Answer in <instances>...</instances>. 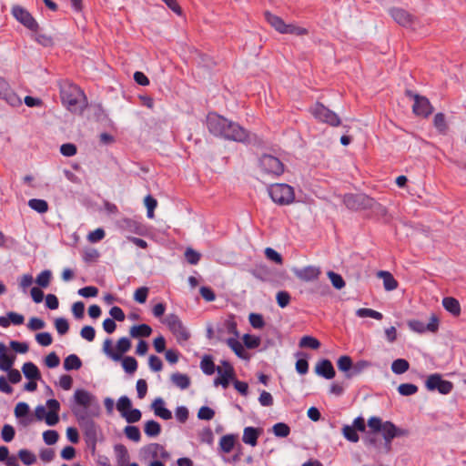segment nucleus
<instances>
[{"label": "nucleus", "instance_id": "f257e3e1", "mask_svg": "<svg viewBox=\"0 0 466 466\" xmlns=\"http://www.w3.org/2000/svg\"><path fill=\"white\" fill-rule=\"evenodd\" d=\"M71 410L78 423L84 426L86 433L95 434V422L90 419L91 415H97L99 403L95 395L84 389H77L73 395Z\"/></svg>", "mask_w": 466, "mask_h": 466}, {"label": "nucleus", "instance_id": "f03ea898", "mask_svg": "<svg viewBox=\"0 0 466 466\" xmlns=\"http://www.w3.org/2000/svg\"><path fill=\"white\" fill-rule=\"evenodd\" d=\"M208 131L216 137H223L238 143L248 144L251 141V134L239 124L216 113L207 116Z\"/></svg>", "mask_w": 466, "mask_h": 466}, {"label": "nucleus", "instance_id": "7ed1b4c3", "mask_svg": "<svg viewBox=\"0 0 466 466\" xmlns=\"http://www.w3.org/2000/svg\"><path fill=\"white\" fill-rule=\"evenodd\" d=\"M58 85L62 104L73 113H81L86 106L83 90L69 80H61Z\"/></svg>", "mask_w": 466, "mask_h": 466}, {"label": "nucleus", "instance_id": "20e7f679", "mask_svg": "<svg viewBox=\"0 0 466 466\" xmlns=\"http://www.w3.org/2000/svg\"><path fill=\"white\" fill-rule=\"evenodd\" d=\"M268 190L272 201L279 205H289L295 198L293 187L288 184H273Z\"/></svg>", "mask_w": 466, "mask_h": 466}, {"label": "nucleus", "instance_id": "39448f33", "mask_svg": "<svg viewBox=\"0 0 466 466\" xmlns=\"http://www.w3.org/2000/svg\"><path fill=\"white\" fill-rule=\"evenodd\" d=\"M343 203L349 209L354 211L371 209L377 204L372 198L362 193L344 195Z\"/></svg>", "mask_w": 466, "mask_h": 466}, {"label": "nucleus", "instance_id": "423d86ee", "mask_svg": "<svg viewBox=\"0 0 466 466\" xmlns=\"http://www.w3.org/2000/svg\"><path fill=\"white\" fill-rule=\"evenodd\" d=\"M310 113L319 122L329 125L330 127H339L341 124L339 116L323 104L317 102L310 107Z\"/></svg>", "mask_w": 466, "mask_h": 466}, {"label": "nucleus", "instance_id": "0eeeda50", "mask_svg": "<svg viewBox=\"0 0 466 466\" xmlns=\"http://www.w3.org/2000/svg\"><path fill=\"white\" fill-rule=\"evenodd\" d=\"M165 324L168 327L179 344H184L189 339V331L176 314L167 315L165 319Z\"/></svg>", "mask_w": 466, "mask_h": 466}, {"label": "nucleus", "instance_id": "6e6552de", "mask_svg": "<svg viewBox=\"0 0 466 466\" xmlns=\"http://www.w3.org/2000/svg\"><path fill=\"white\" fill-rule=\"evenodd\" d=\"M259 167L267 175L279 177L284 172L283 163L272 155L265 154L259 158Z\"/></svg>", "mask_w": 466, "mask_h": 466}, {"label": "nucleus", "instance_id": "1a4fd4ad", "mask_svg": "<svg viewBox=\"0 0 466 466\" xmlns=\"http://www.w3.org/2000/svg\"><path fill=\"white\" fill-rule=\"evenodd\" d=\"M425 387L430 391L437 390L442 395H447L453 390V383L443 380L441 374L433 373L427 378Z\"/></svg>", "mask_w": 466, "mask_h": 466}, {"label": "nucleus", "instance_id": "9d476101", "mask_svg": "<svg viewBox=\"0 0 466 466\" xmlns=\"http://www.w3.org/2000/svg\"><path fill=\"white\" fill-rule=\"evenodd\" d=\"M11 12L13 16L26 28L32 31H36L38 29L37 22L24 7L20 5H14Z\"/></svg>", "mask_w": 466, "mask_h": 466}, {"label": "nucleus", "instance_id": "9b49d317", "mask_svg": "<svg viewBox=\"0 0 466 466\" xmlns=\"http://www.w3.org/2000/svg\"><path fill=\"white\" fill-rule=\"evenodd\" d=\"M408 327L412 331L420 334L426 331L434 333L439 329V319L435 314H432L428 324L418 319H410L408 321Z\"/></svg>", "mask_w": 466, "mask_h": 466}, {"label": "nucleus", "instance_id": "f8f14e48", "mask_svg": "<svg viewBox=\"0 0 466 466\" xmlns=\"http://www.w3.org/2000/svg\"><path fill=\"white\" fill-rule=\"evenodd\" d=\"M222 365L224 366V370L221 367H217L218 377L214 380V385H221L226 389L228 387L230 380L234 377V369L227 360H223Z\"/></svg>", "mask_w": 466, "mask_h": 466}, {"label": "nucleus", "instance_id": "ddd939ff", "mask_svg": "<svg viewBox=\"0 0 466 466\" xmlns=\"http://www.w3.org/2000/svg\"><path fill=\"white\" fill-rule=\"evenodd\" d=\"M120 228L128 233L144 236L147 233L146 226L140 221L126 218L120 220L119 222Z\"/></svg>", "mask_w": 466, "mask_h": 466}, {"label": "nucleus", "instance_id": "4468645a", "mask_svg": "<svg viewBox=\"0 0 466 466\" xmlns=\"http://www.w3.org/2000/svg\"><path fill=\"white\" fill-rule=\"evenodd\" d=\"M412 110L415 115L426 117L431 113L432 107L428 98L415 95Z\"/></svg>", "mask_w": 466, "mask_h": 466}, {"label": "nucleus", "instance_id": "2eb2a0df", "mask_svg": "<svg viewBox=\"0 0 466 466\" xmlns=\"http://www.w3.org/2000/svg\"><path fill=\"white\" fill-rule=\"evenodd\" d=\"M390 14L394 21L402 26L408 27L413 24V16L404 9L391 8Z\"/></svg>", "mask_w": 466, "mask_h": 466}, {"label": "nucleus", "instance_id": "dca6fc26", "mask_svg": "<svg viewBox=\"0 0 466 466\" xmlns=\"http://www.w3.org/2000/svg\"><path fill=\"white\" fill-rule=\"evenodd\" d=\"M315 372L327 380L333 379L336 374L331 361L327 359L321 360L317 363Z\"/></svg>", "mask_w": 466, "mask_h": 466}, {"label": "nucleus", "instance_id": "f3484780", "mask_svg": "<svg viewBox=\"0 0 466 466\" xmlns=\"http://www.w3.org/2000/svg\"><path fill=\"white\" fill-rule=\"evenodd\" d=\"M320 270L315 266H307L295 270V275L298 279L303 281H312L319 278Z\"/></svg>", "mask_w": 466, "mask_h": 466}, {"label": "nucleus", "instance_id": "a211bd4d", "mask_svg": "<svg viewBox=\"0 0 466 466\" xmlns=\"http://www.w3.org/2000/svg\"><path fill=\"white\" fill-rule=\"evenodd\" d=\"M262 430L251 426L246 427L243 431L242 441L244 443L255 447Z\"/></svg>", "mask_w": 466, "mask_h": 466}, {"label": "nucleus", "instance_id": "6ab92c4d", "mask_svg": "<svg viewBox=\"0 0 466 466\" xmlns=\"http://www.w3.org/2000/svg\"><path fill=\"white\" fill-rule=\"evenodd\" d=\"M152 409L156 416L167 420L172 418V412L165 407L162 398H157L152 403Z\"/></svg>", "mask_w": 466, "mask_h": 466}, {"label": "nucleus", "instance_id": "aec40b11", "mask_svg": "<svg viewBox=\"0 0 466 466\" xmlns=\"http://www.w3.org/2000/svg\"><path fill=\"white\" fill-rule=\"evenodd\" d=\"M381 431L385 444L390 449L392 440L396 438V425L390 420L384 421Z\"/></svg>", "mask_w": 466, "mask_h": 466}, {"label": "nucleus", "instance_id": "412c9836", "mask_svg": "<svg viewBox=\"0 0 466 466\" xmlns=\"http://www.w3.org/2000/svg\"><path fill=\"white\" fill-rule=\"evenodd\" d=\"M159 450H161V444L150 443L141 449V455L145 460L147 459H157L159 458Z\"/></svg>", "mask_w": 466, "mask_h": 466}, {"label": "nucleus", "instance_id": "4be33fe9", "mask_svg": "<svg viewBox=\"0 0 466 466\" xmlns=\"http://www.w3.org/2000/svg\"><path fill=\"white\" fill-rule=\"evenodd\" d=\"M267 22L279 33L283 34L286 23L279 16L267 11L264 14Z\"/></svg>", "mask_w": 466, "mask_h": 466}, {"label": "nucleus", "instance_id": "5701e85b", "mask_svg": "<svg viewBox=\"0 0 466 466\" xmlns=\"http://www.w3.org/2000/svg\"><path fill=\"white\" fill-rule=\"evenodd\" d=\"M25 377L28 380H40L41 374L35 364L33 362H25L22 367Z\"/></svg>", "mask_w": 466, "mask_h": 466}, {"label": "nucleus", "instance_id": "b1692460", "mask_svg": "<svg viewBox=\"0 0 466 466\" xmlns=\"http://www.w3.org/2000/svg\"><path fill=\"white\" fill-rule=\"evenodd\" d=\"M378 276L383 280V287L387 291H392L397 289L398 281L389 271H380Z\"/></svg>", "mask_w": 466, "mask_h": 466}, {"label": "nucleus", "instance_id": "393cba45", "mask_svg": "<svg viewBox=\"0 0 466 466\" xmlns=\"http://www.w3.org/2000/svg\"><path fill=\"white\" fill-rule=\"evenodd\" d=\"M170 380L180 390H186L190 386V378L187 374L175 372L171 375Z\"/></svg>", "mask_w": 466, "mask_h": 466}, {"label": "nucleus", "instance_id": "a878e982", "mask_svg": "<svg viewBox=\"0 0 466 466\" xmlns=\"http://www.w3.org/2000/svg\"><path fill=\"white\" fill-rule=\"evenodd\" d=\"M443 308L454 316L461 313V306L459 301L452 297H446L442 299Z\"/></svg>", "mask_w": 466, "mask_h": 466}, {"label": "nucleus", "instance_id": "bb28decb", "mask_svg": "<svg viewBox=\"0 0 466 466\" xmlns=\"http://www.w3.org/2000/svg\"><path fill=\"white\" fill-rule=\"evenodd\" d=\"M114 451L119 466H123L129 461V453L125 445L116 444L114 446Z\"/></svg>", "mask_w": 466, "mask_h": 466}, {"label": "nucleus", "instance_id": "cd10ccee", "mask_svg": "<svg viewBox=\"0 0 466 466\" xmlns=\"http://www.w3.org/2000/svg\"><path fill=\"white\" fill-rule=\"evenodd\" d=\"M0 98L5 100L9 105L15 106L21 105V99L15 94L6 82V89L0 92Z\"/></svg>", "mask_w": 466, "mask_h": 466}, {"label": "nucleus", "instance_id": "c85d7f7f", "mask_svg": "<svg viewBox=\"0 0 466 466\" xmlns=\"http://www.w3.org/2000/svg\"><path fill=\"white\" fill-rule=\"evenodd\" d=\"M226 343L238 358L247 359L243 345L236 338L227 339Z\"/></svg>", "mask_w": 466, "mask_h": 466}, {"label": "nucleus", "instance_id": "c756f323", "mask_svg": "<svg viewBox=\"0 0 466 466\" xmlns=\"http://www.w3.org/2000/svg\"><path fill=\"white\" fill-rule=\"evenodd\" d=\"M152 333V329L147 324L135 325L130 329V335L133 338L137 337H149Z\"/></svg>", "mask_w": 466, "mask_h": 466}, {"label": "nucleus", "instance_id": "7c9ffc66", "mask_svg": "<svg viewBox=\"0 0 466 466\" xmlns=\"http://www.w3.org/2000/svg\"><path fill=\"white\" fill-rule=\"evenodd\" d=\"M82 367V361L76 354L68 355L64 360V369L66 370H77Z\"/></svg>", "mask_w": 466, "mask_h": 466}, {"label": "nucleus", "instance_id": "2f4dec72", "mask_svg": "<svg viewBox=\"0 0 466 466\" xmlns=\"http://www.w3.org/2000/svg\"><path fill=\"white\" fill-rule=\"evenodd\" d=\"M200 369L206 375H212L217 368L210 355H205L200 361Z\"/></svg>", "mask_w": 466, "mask_h": 466}, {"label": "nucleus", "instance_id": "473e14b6", "mask_svg": "<svg viewBox=\"0 0 466 466\" xmlns=\"http://www.w3.org/2000/svg\"><path fill=\"white\" fill-rule=\"evenodd\" d=\"M371 363L368 360H359L356 363L352 362V370L350 374H345V377L347 379H351L353 377H356L360 375L364 370L370 367Z\"/></svg>", "mask_w": 466, "mask_h": 466}, {"label": "nucleus", "instance_id": "72a5a7b5", "mask_svg": "<svg viewBox=\"0 0 466 466\" xmlns=\"http://www.w3.org/2000/svg\"><path fill=\"white\" fill-rule=\"evenodd\" d=\"M144 431L148 437H156L160 434L161 426L157 421L150 420L145 423Z\"/></svg>", "mask_w": 466, "mask_h": 466}, {"label": "nucleus", "instance_id": "f704fd0d", "mask_svg": "<svg viewBox=\"0 0 466 466\" xmlns=\"http://www.w3.org/2000/svg\"><path fill=\"white\" fill-rule=\"evenodd\" d=\"M28 206L39 214H44L48 210V203L45 199L32 198L28 201Z\"/></svg>", "mask_w": 466, "mask_h": 466}, {"label": "nucleus", "instance_id": "c9c22d12", "mask_svg": "<svg viewBox=\"0 0 466 466\" xmlns=\"http://www.w3.org/2000/svg\"><path fill=\"white\" fill-rule=\"evenodd\" d=\"M235 445V437L232 434H227L221 437L219 441V447L225 453L230 452Z\"/></svg>", "mask_w": 466, "mask_h": 466}, {"label": "nucleus", "instance_id": "e433bc0d", "mask_svg": "<svg viewBox=\"0 0 466 466\" xmlns=\"http://www.w3.org/2000/svg\"><path fill=\"white\" fill-rule=\"evenodd\" d=\"M410 368V363L404 359H397L391 364V370L397 375L405 373Z\"/></svg>", "mask_w": 466, "mask_h": 466}, {"label": "nucleus", "instance_id": "4c0bfd02", "mask_svg": "<svg viewBox=\"0 0 466 466\" xmlns=\"http://www.w3.org/2000/svg\"><path fill=\"white\" fill-rule=\"evenodd\" d=\"M337 366L340 371L350 374L352 370V360L347 355L341 356L337 361Z\"/></svg>", "mask_w": 466, "mask_h": 466}, {"label": "nucleus", "instance_id": "58836bf2", "mask_svg": "<svg viewBox=\"0 0 466 466\" xmlns=\"http://www.w3.org/2000/svg\"><path fill=\"white\" fill-rule=\"evenodd\" d=\"M356 315L359 318H372L377 320H380L383 318V316L380 312L376 311L372 309H366V308H361V309H357Z\"/></svg>", "mask_w": 466, "mask_h": 466}, {"label": "nucleus", "instance_id": "ea45409f", "mask_svg": "<svg viewBox=\"0 0 466 466\" xmlns=\"http://www.w3.org/2000/svg\"><path fill=\"white\" fill-rule=\"evenodd\" d=\"M299 345L300 348L317 350L320 347V342L316 338L307 335L300 339Z\"/></svg>", "mask_w": 466, "mask_h": 466}, {"label": "nucleus", "instance_id": "a19ab883", "mask_svg": "<svg viewBox=\"0 0 466 466\" xmlns=\"http://www.w3.org/2000/svg\"><path fill=\"white\" fill-rule=\"evenodd\" d=\"M272 431L275 436L279 438L288 437L290 433V428L284 422H278L273 425Z\"/></svg>", "mask_w": 466, "mask_h": 466}, {"label": "nucleus", "instance_id": "79ce46f5", "mask_svg": "<svg viewBox=\"0 0 466 466\" xmlns=\"http://www.w3.org/2000/svg\"><path fill=\"white\" fill-rule=\"evenodd\" d=\"M122 367L127 373L133 374L137 370V361L134 357L127 356L122 360Z\"/></svg>", "mask_w": 466, "mask_h": 466}, {"label": "nucleus", "instance_id": "37998d69", "mask_svg": "<svg viewBox=\"0 0 466 466\" xmlns=\"http://www.w3.org/2000/svg\"><path fill=\"white\" fill-rule=\"evenodd\" d=\"M18 457L22 461V462L27 466L32 465L36 461L35 455L26 449L20 450L18 451Z\"/></svg>", "mask_w": 466, "mask_h": 466}, {"label": "nucleus", "instance_id": "c03bdc74", "mask_svg": "<svg viewBox=\"0 0 466 466\" xmlns=\"http://www.w3.org/2000/svg\"><path fill=\"white\" fill-rule=\"evenodd\" d=\"M342 433L344 438L349 441L358 442L360 440L357 430H355L354 427L350 425H344V427L342 428Z\"/></svg>", "mask_w": 466, "mask_h": 466}, {"label": "nucleus", "instance_id": "a18cd8bd", "mask_svg": "<svg viewBox=\"0 0 466 466\" xmlns=\"http://www.w3.org/2000/svg\"><path fill=\"white\" fill-rule=\"evenodd\" d=\"M132 408V402L127 396H121L116 402V409L123 416Z\"/></svg>", "mask_w": 466, "mask_h": 466}, {"label": "nucleus", "instance_id": "49530a36", "mask_svg": "<svg viewBox=\"0 0 466 466\" xmlns=\"http://www.w3.org/2000/svg\"><path fill=\"white\" fill-rule=\"evenodd\" d=\"M124 432L127 439H129L135 442H138L141 439L140 431H139L138 427H137V426H132V425L126 426Z\"/></svg>", "mask_w": 466, "mask_h": 466}, {"label": "nucleus", "instance_id": "de8ad7c7", "mask_svg": "<svg viewBox=\"0 0 466 466\" xmlns=\"http://www.w3.org/2000/svg\"><path fill=\"white\" fill-rule=\"evenodd\" d=\"M303 356L304 358L299 359L296 361V370L298 373L304 375L309 371V362L306 359L307 355L302 352H298L297 356Z\"/></svg>", "mask_w": 466, "mask_h": 466}, {"label": "nucleus", "instance_id": "09e8293b", "mask_svg": "<svg viewBox=\"0 0 466 466\" xmlns=\"http://www.w3.org/2000/svg\"><path fill=\"white\" fill-rule=\"evenodd\" d=\"M418 387L412 383H402L398 387V392L402 396H411L418 391Z\"/></svg>", "mask_w": 466, "mask_h": 466}, {"label": "nucleus", "instance_id": "8fccbe9b", "mask_svg": "<svg viewBox=\"0 0 466 466\" xmlns=\"http://www.w3.org/2000/svg\"><path fill=\"white\" fill-rule=\"evenodd\" d=\"M52 278V273L50 270L46 269L43 270L38 276L36 277L35 282L38 286L42 288H46L49 286L50 280Z\"/></svg>", "mask_w": 466, "mask_h": 466}, {"label": "nucleus", "instance_id": "3c124183", "mask_svg": "<svg viewBox=\"0 0 466 466\" xmlns=\"http://www.w3.org/2000/svg\"><path fill=\"white\" fill-rule=\"evenodd\" d=\"M15 435V431L14 427L10 424H5L2 428L1 438L5 442H10L14 440Z\"/></svg>", "mask_w": 466, "mask_h": 466}, {"label": "nucleus", "instance_id": "603ef678", "mask_svg": "<svg viewBox=\"0 0 466 466\" xmlns=\"http://www.w3.org/2000/svg\"><path fill=\"white\" fill-rule=\"evenodd\" d=\"M145 205L147 207V216L148 218H154V210L155 208H157V201L156 198H154L151 195H147L146 198H145Z\"/></svg>", "mask_w": 466, "mask_h": 466}, {"label": "nucleus", "instance_id": "864d4df0", "mask_svg": "<svg viewBox=\"0 0 466 466\" xmlns=\"http://www.w3.org/2000/svg\"><path fill=\"white\" fill-rule=\"evenodd\" d=\"M127 422L135 423L140 420L142 417V413L138 409H130L127 412H126L123 416Z\"/></svg>", "mask_w": 466, "mask_h": 466}, {"label": "nucleus", "instance_id": "5fc2aeb1", "mask_svg": "<svg viewBox=\"0 0 466 466\" xmlns=\"http://www.w3.org/2000/svg\"><path fill=\"white\" fill-rule=\"evenodd\" d=\"M328 276L335 289H341L345 287V281L339 274L333 271H329Z\"/></svg>", "mask_w": 466, "mask_h": 466}, {"label": "nucleus", "instance_id": "6e6d98bb", "mask_svg": "<svg viewBox=\"0 0 466 466\" xmlns=\"http://www.w3.org/2000/svg\"><path fill=\"white\" fill-rule=\"evenodd\" d=\"M55 327L59 335H65L68 332L69 324L66 319L65 318H57L55 320Z\"/></svg>", "mask_w": 466, "mask_h": 466}, {"label": "nucleus", "instance_id": "4d7b16f0", "mask_svg": "<svg viewBox=\"0 0 466 466\" xmlns=\"http://www.w3.org/2000/svg\"><path fill=\"white\" fill-rule=\"evenodd\" d=\"M243 342L248 349H256L260 345V339L257 336L245 334L243 336Z\"/></svg>", "mask_w": 466, "mask_h": 466}, {"label": "nucleus", "instance_id": "13d9d810", "mask_svg": "<svg viewBox=\"0 0 466 466\" xmlns=\"http://www.w3.org/2000/svg\"><path fill=\"white\" fill-rule=\"evenodd\" d=\"M250 325L254 329H262L265 326L263 316L258 313H250L248 317Z\"/></svg>", "mask_w": 466, "mask_h": 466}, {"label": "nucleus", "instance_id": "bf43d9fd", "mask_svg": "<svg viewBox=\"0 0 466 466\" xmlns=\"http://www.w3.org/2000/svg\"><path fill=\"white\" fill-rule=\"evenodd\" d=\"M185 258L190 265H197L200 260V254L191 248H187L185 251Z\"/></svg>", "mask_w": 466, "mask_h": 466}, {"label": "nucleus", "instance_id": "052dcab7", "mask_svg": "<svg viewBox=\"0 0 466 466\" xmlns=\"http://www.w3.org/2000/svg\"><path fill=\"white\" fill-rule=\"evenodd\" d=\"M308 33L306 28L296 26L292 24H286L283 34H290L296 35H303Z\"/></svg>", "mask_w": 466, "mask_h": 466}, {"label": "nucleus", "instance_id": "680f3d73", "mask_svg": "<svg viewBox=\"0 0 466 466\" xmlns=\"http://www.w3.org/2000/svg\"><path fill=\"white\" fill-rule=\"evenodd\" d=\"M215 411L213 409L208 406H202L198 412V418L199 420H210L214 418Z\"/></svg>", "mask_w": 466, "mask_h": 466}, {"label": "nucleus", "instance_id": "e2e57ef3", "mask_svg": "<svg viewBox=\"0 0 466 466\" xmlns=\"http://www.w3.org/2000/svg\"><path fill=\"white\" fill-rule=\"evenodd\" d=\"M277 303L281 308H286L290 302V295L289 292L281 290L277 293Z\"/></svg>", "mask_w": 466, "mask_h": 466}, {"label": "nucleus", "instance_id": "0e129e2a", "mask_svg": "<svg viewBox=\"0 0 466 466\" xmlns=\"http://www.w3.org/2000/svg\"><path fill=\"white\" fill-rule=\"evenodd\" d=\"M148 291L149 289L147 287H141L137 289L134 293V299L140 304L145 303L147 301Z\"/></svg>", "mask_w": 466, "mask_h": 466}, {"label": "nucleus", "instance_id": "69168bd1", "mask_svg": "<svg viewBox=\"0 0 466 466\" xmlns=\"http://www.w3.org/2000/svg\"><path fill=\"white\" fill-rule=\"evenodd\" d=\"M59 435L54 430H47L43 433V440L47 445H53L58 441Z\"/></svg>", "mask_w": 466, "mask_h": 466}, {"label": "nucleus", "instance_id": "338daca9", "mask_svg": "<svg viewBox=\"0 0 466 466\" xmlns=\"http://www.w3.org/2000/svg\"><path fill=\"white\" fill-rule=\"evenodd\" d=\"M176 419L180 423H185L189 416L188 410L186 406H178L175 410Z\"/></svg>", "mask_w": 466, "mask_h": 466}, {"label": "nucleus", "instance_id": "774afa93", "mask_svg": "<svg viewBox=\"0 0 466 466\" xmlns=\"http://www.w3.org/2000/svg\"><path fill=\"white\" fill-rule=\"evenodd\" d=\"M131 347L130 339L127 337H123L119 339L116 342V349L118 350V354L122 356L123 353H126L129 350Z\"/></svg>", "mask_w": 466, "mask_h": 466}]
</instances>
